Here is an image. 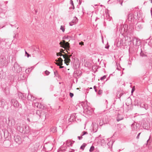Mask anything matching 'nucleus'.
Masks as SVG:
<instances>
[{
	"label": "nucleus",
	"mask_w": 152,
	"mask_h": 152,
	"mask_svg": "<svg viewBox=\"0 0 152 152\" xmlns=\"http://www.w3.org/2000/svg\"><path fill=\"white\" fill-rule=\"evenodd\" d=\"M56 55L57 56H63V57L64 58V61L65 64H66L67 65H69V63L70 62V58L71 56V55H63L61 53H56Z\"/></svg>",
	"instance_id": "obj_1"
},
{
	"label": "nucleus",
	"mask_w": 152,
	"mask_h": 152,
	"mask_svg": "<svg viewBox=\"0 0 152 152\" xmlns=\"http://www.w3.org/2000/svg\"><path fill=\"white\" fill-rule=\"evenodd\" d=\"M12 70L15 73H19L22 71L21 67L20 66L17 62H15L14 65Z\"/></svg>",
	"instance_id": "obj_2"
},
{
	"label": "nucleus",
	"mask_w": 152,
	"mask_h": 152,
	"mask_svg": "<svg viewBox=\"0 0 152 152\" xmlns=\"http://www.w3.org/2000/svg\"><path fill=\"white\" fill-rule=\"evenodd\" d=\"M10 103L11 106H13L15 108H16L18 107L20 108L21 107V105L19 104L18 101L15 99H12Z\"/></svg>",
	"instance_id": "obj_3"
},
{
	"label": "nucleus",
	"mask_w": 152,
	"mask_h": 152,
	"mask_svg": "<svg viewBox=\"0 0 152 152\" xmlns=\"http://www.w3.org/2000/svg\"><path fill=\"white\" fill-rule=\"evenodd\" d=\"M59 44L61 47L65 49H69L70 47L69 44L68 42H66L65 40H63L62 42H60Z\"/></svg>",
	"instance_id": "obj_4"
},
{
	"label": "nucleus",
	"mask_w": 152,
	"mask_h": 152,
	"mask_svg": "<svg viewBox=\"0 0 152 152\" xmlns=\"http://www.w3.org/2000/svg\"><path fill=\"white\" fill-rule=\"evenodd\" d=\"M7 64L6 58L3 56H0V66L1 67L4 66Z\"/></svg>",
	"instance_id": "obj_5"
},
{
	"label": "nucleus",
	"mask_w": 152,
	"mask_h": 152,
	"mask_svg": "<svg viewBox=\"0 0 152 152\" xmlns=\"http://www.w3.org/2000/svg\"><path fill=\"white\" fill-rule=\"evenodd\" d=\"M83 108L84 109V112L88 115H91V112L90 110H89L88 106L86 104H84L82 105Z\"/></svg>",
	"instance_id": "obj_6"
},
{
	"label": "nucleus",
	"mask_w": 152,
	"mask_h": 152,
	"mask_svg": "<svg viewBox=\"0 0 152 152\" xmlns=\"http://www.w3.org/2000/svg\"><path fill=\"white\" fill-rule=\"evenodd\" d=\"M76 113H73L70 116V118L69 119V122H72L74 121H76V120H78L77 118Z\"/></svg>",
	"instance_id": "obj_7"
},
{
	"label": "nucleus",
	"mask_w": 152,
	"mask_h": 152,
	"mask_svg": "<svg viewBox=\"0 0 152 152\" xmlns=\"http://www.w3.org/2000/svg\"><path fill=\"white\" fill-rule=\"evenodd\" d=\"M143 28V25L140 23H137L135 25V29L137 31H140Z\"/></svg>",
	"instance_id": "obj_8"
},
{
	"label": "nucleus",
	"mask_w": 152,
	"mask_h": 152,
	"mask_svg": "<svg viewBox=\"0 0 152 152\" xmlns=\"http://www.w3.org/2000/svg\"><path fill=\"white\" fill-rule=\"evenodd\" d=\"M7 104V102L3 99H0V107H4Z\"/></svg>",
	"instance_id": "obj_9"
},
{
	"label": "nucleus",
	"mask_w": 152,
	"mask_h": 152,
	"mask_svg": "<svg viewBox=\"0 0 152 152\" xmlns=\"http://www.w3.org/2000/svg\"><path fill=\"white\" fill-rule=\"evenodd\" d=\"M56 62L55 63L58 66L61 65L63 64V59L60 57L58 58V60L56 59L55 60Z\"/></svg>",
	"instance_id": "obj_10"
},
{
	"label": "nucleus",
	"mask_w": 152,
	"mask_h": 152,
	"mask_svg": "<svg viewBox=\"0 0 152 152\" xmlns=\"http://www.w3.org/2000/svg\"><path fill=\"white\" fill-rule=\"evenodd\" d=\"M14 139L15 142L19 144L21 142V139L20 137L18 135H15L14 136Z\"/></svg>",
	"instance_id": "obj_11"
},
{
	"label": "nucleus",
	"mask_w": 152,
	"mask_h": 152,
	"mask_svg": "<svg viewBox=\"0 0 152 152\" xmlns=\"http://www.w3.org/2000/svg\"><path fill=\"white\" fill-rule=\"evenodd\" d=\"M24 131H23V133L28 134L30 131V127L28 126H25L24 127Z\"/></svg>",
	"instance_id": "obj_12"
},
{
	"label": "nucleus",
	"mask_w": 152,
	"mask_h": 152,
	"mask_svg": "<svg viewBox=\"0 0 152 152\" xmlns=\"http://www.w3.org/2000/svg\"><path fill=\"white\" fill-rule=\"evenodd\" d=\"M98 126H99L96 123L94 124L92 129V131L94 133L97 132Z\"/></svg>",
	"instance_id": "obj_13"
},
{
	"label": "nucleus",
	"mask_w": 152,
	"mask_h": 152,
	"mask_svg": "<svg viewBox=\"0 0 152 152\" xmlns=\"http://www.w3.org/2000/svg\"><path fill=\"white\" fill-rule=\"evenodd\" d=\"M78 20L77 18L76 17H74L72 21L69 23V25L72 26L74 24H76Z\"/></svg>",
	"instance_id": "obj_14"
},
{
	"label": "nucleus",
	"mask_w": 152,
	"mask_h": 152,
	"mask_svg": "<svg viewBox=\"0 0 152 152\" xmlns=\"http://www.w3.org/2000/svg\"><path fill=\"white\" fill-rule=\"evenodd\" d=\"M18 95L19 99L24 100L26 98V96L24 95V94L21 92H19Z\"/></svg>",
	"instance_id": "obj_15"
},
{
	"label": "nucleus",
	"mask_w": 152,
	"mask_h": 152,
	"mask_svg": "<svg viewBox=\"0 0 152 152\" xmlns=\"http://www.w3.org/2000/svg\"><path fill=\"white\" fill-rule=\"evenodd\" d=\"M132 40L134 44V41H135V45L138 46L140 44V41L139 39H137L136 38H134Z\"/></svg>",
	"instance_id": "obj_16"
},
{
	"label": "nucleus",
	"mask_w": 152,
	"mask_h": 152,
	"mask_svg": "<svg viewBox=\"0 0 152 152\" xmlns=\"http://www.w3.org/2000/svg\"><path fill=\"white\" fill-rule=\"evenodd\" d=\"M140 107L142 108H145L146 110H147L148 109V105L147 104H146L144 102L141 103L139 104Z\"/></svg>",
	"instance_id": "obj_17"
},
{
	"label": "nucleus",
	"mask_w": 152,
	"mask_h": 152,
	"mask_svg": "<svg viewBox=\"0 0 152 152\" xmlns=\"http://www.w3.org/2000/svg\"><path fill=\"white\" fill-rule=\"evenodd\" d=\"M81 71H79V70H76L74 71V77H76L77 76V77H80L81 76V73L80 72V73H79Z\"/></svg>",
	"instance_id": "obj_18"
},
{
	"label": "nucleus",
	"mask_w": 152,
	"mask_h": 152,
	"mask_svg": "<svg viewBox=\"0 0 152 152\" xmlns=\"http://www.w3.org/2000/svg\"><path fill=\"white\" fill-rule=\"evenodd\" d=\"M35 105L36 106L37 108H39L40 109H43L44 106L41 103L38 102H37L35 103Z\"/></svg>",
	"instance_id": "obj_19"
},
{
	"label": "nucleus",
	"mask_w": 152,
	"mask_h": 152,
	"mask_svg": "<svg viewBox=\"0 0 152 152\" xmlns=\"http://www.w3.org/2000/svg\"><path fill=\"white\" fill-rule=\"evenodd\" d=\"M24 126L20 127V126H18L17 129V130L19 131L20 132L23 133V131H24Z\"/></svg>",
	"instance_id": "obj_20"
},
{
	"label": "nucleus",
	"mask_w": 152,
	"mask_h": 152,
	"mask_svg": "<svg viewBox=\"0 0 152 152\" xmlns=\"http://www.w3.org/2000/svg\"><path fill=\"white\" fill-rule=\"evenodd\" d=\"M134 18V17H133V15L132 13H129L128 15V19L129 21H130L131 22L132 21V20Z\"/></svg>",
	"instance_id": "obj_21"
},
{
	"label": "nucleus",
	"mask_w": 152,
	"mask_h": 152,
	"mask_svg": "<svg viewBox=\"0 0 152 152\" xmlns=\"http://www.w3.org/2000/svg\"><path fill=\"white\" fill-rule=\"evenodd\" d=\"M133 17L135 19H138L140 18V14L139 15L137 12H135L133 15Z\"/></svg>",
	"instance_id": "obj_22"
},
{
	"label": "nucleus",
	"mask_w": 152,
	"mask_h": 152,
	"mask_svg": "<svg viewBox=\"0 0 152 152\" xmlns=\"http://www.w3.org/2000/svg\"><path fill=\"white\" fill-rule=\"evenodd\" d=\"M66 148L64 146H61L57 150L58 152H64L65 151Z\"/></svg>",
	"instance_id": "obj_23"
},
{
	"label": "nucleus",
	"mask_w": 152,
	"mask_h": 152,
	"mask_svg": "<svg viewBox=\"0 0 152 152\" xmlns=\"http://www.w3.org/2000/svg\"><path fill=\"white\" fill-rule=\"evenodd\" d=\"M27 99L28 100H31V101H34L35 99V98L32 95L29 94H28L27 96Z\"/></svg>",
	"instance_id": "obj_24"
},
{
	"label": "nucleus",
	"mask_w": 152,
	"mask_h": 152,
	"mask_svg": "<svg viewBox=\"0 0 152 152\" xmlns=\"http://www.w3.org/2000/svg\"><path fill=\"white\" fill-rule=\"evenodd\" d=\"M75 141H73V143L70 140H67L66 141V145L68 147L69 146H72L73 143Z\"/></svg>",
	"instance_id": "obj_25"
},
{
	"label": "nucleus",
	"mask_w": 152,
	"mask_h": 152,
	"mask_svg": "<svg viewBox=\"0 0 152 152\" xmlns=\"http://www.w3.org/2000/svg\"><path fill=\"white\" fill-rule=\"evenodd\" d=\"M50 146V147H51V148H49L48 149V150H49V151H51L52 150L53 148H52V147H53V145L51 144V143H48V144L47 143V144H45V145H44V147H48V146Z\"/></svg>",
	"instance_id": "obj_26"
},
{
	"label": "nucleus",
	"mask_w": 152,
	"mask_h": 152,
	"mask_svg": "<svg viewBox=\"0 0 152 152\" xmlns=\"http://www.w3.org/2000/svg\"><path fill=\"white\" fill-rule=\"evenodd\" d=\"M123 119V116L119 114L117 118V121H120Z\"/></svg>",
	"instance_id": "obj_27"
},
{
	"label": "nucleus",
	"mask_w": 152,
	"mask_h": 152,
	"mask_svg": "<svg viewBox=\"0 0 152 152\" xmlns=\"http://www.w3.org/2000/svg\"><path fill=\"white\" fill-rule=\"evenodd\" d=\"M56 128L55 127H53L51 128L50 129V132H52V133H55L56 132Z\"/></svg>",
	"instance_id": "obj_28"
},
{
	"label": "nucleus",
	"mask_w": 152,
	"mask_h": 152,
	"mask_svg": "<svg viewBox=\"0 0 152 152\" xmlns=\"http://www.w3.org/2000/svg\"><path fill=\"white\" fill-rule=\"evenodd\" d=\"M149 68L152 69V59H151L149 60Z\"/></svg>",
	"instance_id": "obj_29"
},
{
	"label": "nucleus",
	"mask_w": 152,
	"mask_h": 152,
	"mask_svg": "<svg viewBox=\"0 0 152 152\" xmlns=\"http://www.w3.org/2000/svg\"><path fill=\"white\" fill-rule=\"evenodd\" d=\"M86 144L85 143H84L83 144V145L81 146L80 147V149L83 150L85 148V147L86 145Z\"/></svg>",
	"instance_id": "obj_30"
},
{
	"label": "nucleus",
	"mask_w": 152,
	"mask_h": 152,
	"mask_svg": "<svg viewBox=\"0 0 152 152\" xmlns=\"http://www.w3.org/2000/svg\"><path fill=\"white\" fill-rule=\"evenodd\" d=\"M123 3V1L120 0H117L116 2L117 4H120L121 5V6H122Z\"/></svg>",
	"instance_id": "obj_31"
},
{
	"label": "nucleus",
	"mask_w": 152,
	"mask_h": 152,
	"mask_svg": "<svg viewBox=\"0 0 152 152\" xmlns=\"http://www.w3.org/2000/svg\"><path fill=\"white\" fill-rule=\"evenodd\" d=\"M54 74L55 75V77H58V74L57 71L56 70L54 72Z\"/></svg>",
	"instance_id": "obj_32"
},
{
	"label": "nucleus",
	"mask_w": 152,
	"mask_h": 152,
	"mask_svg": "<svg viewBox=\"0 0 152 152\" xmlns=\"http://www.w3.org/2000/svg\"><path fill=\"white\" fill-rule=\"evenodd\" d=\"M20 77L21 80H23L26 78V77L23 75L21 74L20 75Z\"/></svg>",
	"instance_id": "obj_33"
},
{
	"label": "nucleus",
	"mask_w": 152,
	"mask_h": 152,
	"mask_svg": "<svg viewBox=\"0 0 152 152\" xmlns=\"http://www.w3.org/2000/svg\"><path fill=\"white\" fill-rule=\"evenodd\" d=\"M6 12V11L5 10H3V9H2V8H0V13H5Z\"/></svg>",
	"instance_id": "obj_34"
},
{
	"label": "nucleus",
	"mask_w": 152,
	"mask_h": 152,
	"mask_svg": "<svg viewBox=\"0 0 152 152\" xmlns=\"http://www.w3.org/2000/svg\"><path fill=\"white\" fill-rule=\"evenodd\" d=\"M94 149V146L92 145L90 148L89 149V151L90 152H92Z\"/></svg>",
	"instance_id": "obj_35"
},
{
	"label": "nucleus",
	"mask_w": 152,
	"mask_h": 152,
	"mask_svg": "<svg viewBox=\"0 0 152 152\" xmlns=\"http://www.w3.org/2000/svg\"><path fill=\"white\" fill-rule=\"evenodd\" d=\"M60 29L63 32H64L65 30V26H61L60 27Z\"/></svg>",
	"instance_id": "obj_36"
},
{
	"label": "nucleus",
	"mask_w": 152,
	"mask_h": 152,
	"mask_svg": "<svg viewBox=\"0 0 152 152\" xmlns=\"http://www.w3.org/2000/svg\"><path fill=\"white\" fill-rule=\"evenodd\" d=\"M138 100L137 99H135L134 101V104L135 105H139V104L138 103Z\"/></svg>",
	"instance_id": "obj_37"
},
{
	"label": "nucleus",
	"mask_w": 152,
	"mask_h": 152,
	"mask_svg": "<svg viewBox=\"0 0 152 152\" xmlns=\"http://www.w3.org/2000/svg\"><path fill=\"white\" fill-rule=\"evenodd\" d=\"M135 125V124L134 123L132 124L131 125V128L133 130H135V127H134V126Z\"/></svg>",
	"instance_id": "obj_38"
},
{
	"label": "nucleus",
	"mask_w": 152,
	"mask_h": 152,
	"mask_svg": "<svg viewBox=\"0 0 152 152\" xmlns=\"http://www.w3.org/2000/svg\"><path fill=\"white\" fill-rule=\"evenodd\" d=\"M106 77V75H105L103 76V77H101L100 78V80H103L104 79H105Z\"/></svg>",
	"instance_id": "obj_39"
},
{
	"label": "nucleus",
	"mask_w": 152,
	"mask_h": 152,
	"mask_svg": "<svg viewBox=\"0 0 152 152\" xmlns=\"http://www.w3.org/2000/svg\"><path fill=\"white\" fill-rule=\"evenodd\" d=\"M88 133L87 132L83 131L82 132V134H81V136H83L86 134H88Z\"/></svg>",
	"instance_id": "obj_40"
},
{
	"label": "nucleus",
	"mask_w": 152,
	"mask_h": 152,
	"mask_svg": "<svg viewBox=\"0 0 152 152\" xmlns=\"http://www.w3.org/2000/svg\"><path fill=\"white\" fill-rule=\"evenodd\" d=\"M45 72L46 75H49L50 73V72L47 70L45 71Z\"/></svg>",
	"instance_id": "obj_41"
},
{
	"label": "nucleus",
	"mask_w": 152,
	"mask_h": 152,
	"mask_svg": "<svg viewBox=\"0 0 152 152\" xmlns=\"http://www.w3.org/2000/svg\"><path fill=\"white\" fill-rule=\"evenodd\" d=\"M70 3L73 6V9H74V3L72 0H71L70 1Z\"/></svg>",
	"instance_id": "obj_42"
},
{
	"label": "nucleus",
	"mask_w": 152,
	"mask_h": 152,
	"mask_svg": "<svg viewBox=\"0 0 152 152\" xmlns=\"http://www.w3.org/2000/svg\"><path fill=\"white\" fill-rule=\"evenodd\" d=\"M102 93V91L101 90H99L98 92V94L99 95H101Z\"/></svg>",
	"instance_id": "obj_43"
},
{
	"label": "nucleus",
	"mask_w": 152,
	"mask_h": 152,
	"mask_svg": "<svg viewBox=\"0 0 152 152\" xmlns=\"http://www.w3.org/2000/svg\"><path fill=\"white\" fill-rule=\"evenodd\" d=\"M69 37V36H67L66 37L65 36L64 37H63V39H68Z\"/></svg>",
	"instance_id": "obj_44"
},
{
	"label": "nucleus",
	"mask_w": 152,
	"mask_h": 152,
	"mask_svg": "<svg viewBox=\"0 0 152 152\" xmlns=\"http://www.w3.org/2000/svg\"><path fill=\"white\" fill-rule=\"evenodd\" d=\"M69 96H70L72 98L74 96V94L73 93H69Z\"/></svg>",
	"instance_id": "obj_45"
},
{
	"label": "nucleus",
	"mask_w": 152,
	"mask_h": 152,
	"mask_svg": "<svg viewBox=\"0 0 152 152\" xmlns=\"http://www.w3.org/2000/svg\"><path fill=\"white\" fill-rule=\"evenodd\" d=\"M140 134H141V133H139L138 134V135H137V137H136V138H137V139H138L139 138V136H140Z\"/></svg>",
	"instance_id": "obj_46"
},
{
	"label": "nucleus",
	"mask_w": 152,
	"mask_h": 152,
	"mask_svg": "<svg viewBox=\"0 0 152 152\" xmlns=\"http://www.w3.org/2000/svg\"><path fill=\"white\" fill-rule=\"evenodd\" d=\"M25 53H26V55H27V56H26L28 57L29 56H30V55L29 54L27 53V52H26V51H25Z\"/></svg>",
	"instance_id": "obj_47"
},
{
	"label": "nucleus",
	"mask_w": 152,
	"mask_h": 152,
	"mask_svg": "<svg viewBox=\"0 0 152 152\" xmlns=\"http://www.w3.org/2000/svg\"><path fill=\"white\" fill-rule=\"evenodd\" d=\"M82 136H81V137L78 136L77 137L78 138V139L80 140H81L83 138V137H82Z\"/></svg>",
	"instance_id": "obj_48"
},
{
	"label": "nucleus",
	"mask_w": 152,
	"mask_h": 152,
	"mask_svg": "<svg viewBox=\"0 0 152 152\" xmlns=\"http://www.w3.org/2000/svg\"><path fill=\"white\" fill-rule=\"evenodd\" d=\"M79 44L80 45H83L84 44V42H79Z\"/></svg>",
	"instance_id": "obj_49"
},
{
	"label": "nucleus",
	"mask_w": 152,
	"mask_h": 152,
	"mask_svg": "<svg viewBox=\"0 0 152 152\" xmlns=\"http://www.w3.org/2000/svg\"><path fill=\"white\" fill-rule=\"evenodd\" d=\"M144 54L142 53V51H141V53H140V55L141 56H144Z\"/></svg>",
	"instance_id": "obj_50"
},
{
	"label": "nucleus",
	"mask_w": 152,
	"mask_h": 152,
	"mask_svg": "<svg viewBox=\"0 0 152 152\" xmlns=\"http://www.w3.org/2000/svg\"><path fill=\"white\" fill-rule=\"evenodd\" d=\"M109 46L108 45V46H106L105 47V48L106 49H108L109 48Z\"/></svg>",
	"instance_id": "obj_51"
},
{
	"label": "nucleus",
	"mask_w": 152,
	"mask_h": 152,
	"mask_svg": "<svg viewBox=\"0 0 152 152\" xmlns=\"http://www.w3.org/2000/svg\"><path fill=\"white\" fill-rule=\"evenodd\" d=\"M134 89L133 88H132V91H131V93H132L134 91Z\"/></svg>",
	"instance_id": "obj_52"
},
{
	"label": "nucleus",
	"mask_w": 152,
	"mask_h": 152,
	"mask_svg": "<svg viewBox=\"0 0 152 152\" xmlns=\"http://www.w3.org/2000/svg\"><path fill=\"white\" fill-rule=\"evenodd\" d=\"M27 121H28V122H30V119L29 118H27Z\"/></svg>",
	"instance_id": "obj_53"
},
{
	"label": "nucleus",
	"mask_w": 152,
	"mask_h": 152,
	"mask_svg": "<svg viewBox=\"0 0 152 152\" xmlns=\"http://www.w3.org/2000/svg\"><path fill=\"white\" fill-rule=\"evenodd\" d=\"M120 40H120V45H122V43L121 42V39Z\"/></svg>",
	"instance_id": "obj_54"
},
{
	"label": "nucleus",
	"mask_w": 152,
	"mask_h": 152,
	"mask_svg": "<svg viewBox=\"0 0 152 152\" xmlns=\"http://www.w3.org/2000/svg\"><path fill=\"white\" fill-rule=\"evenodd\" d=\"M95 87H96V86H94V89H95V91L96 92V90L95 89Z\"/></svg>",
	"instance_id": "obj_55"
},
{
	"label": "nucleus",
	"mask_w": 152,
	"mask_h": 152,
	"mask_svg": "<svg viewBox=\"0 0 152 152\" xmlns=\"http://www.w3.org/2000/svg\"><path fill=\"white\" fill-rule=\"evenodd\" d=\"M104 139H102L101 141V142H104Z\"/></svg>",
	"instance_id": "obj_56"
},
{
	"label": "nucleus",
	"mask_w": 152,
	"mask_h": 152,
	"mask_svg": "<svg viewBox=\"0 0 152 152\" xmlns=\"http://www.w3.org/2000/svg\"><path fill=\"white\" fill-rule=\"evenodd\" d=\"M74 150H72V151H69V152H74Z\"/></svg>",
	"instance_id": "obj_57"
},
{
	"label": "nucleus",
	"mask_w": 152,
	"mask_h": 152,
	"mask_svg": "<svg viewBox=\"0 0 152 152\" xmlns=\"http://www.w3.org/2000/svg\"><path fill=\"white\" fill-rule=\"evenodd\" d=\"M95 152H99V151L97 150H96Z\"/></svg>",
	"instance_id": "obj_58"
},
{
	"label": "nucleus",
	"mask_w": 152,
	"mask_h": 152,
	"mask_svg": "<svg viewBox=\"0 0 152 152\" xmlns=\"http://www.w3.org/2000/svg\"><path fill=\"white\" fill-rule=\"evenodd\" d=\"M63 66H60V67H59L60 68V69L62 68H63Z\"/></svg>",
	"instance_id": "obj_59"
},
{
	"label": "nucleus",
	"mask_w": 152,
	"mask_h": 152,
	"mask_svg": "<svg viewBox=\"0 0 152 152\" xmlns=\"http://www.w3.org/2000/svg\"><path fill=\"white\" fill-rule=\"evenodd\" d=\"M149 1L151 2V3H152V0H149Z\"/></svg>",
	"instance_id": "obj_60"
},
{
	"label": "nucleus",
	"mask_w": 152,
	"mask_h": 152,
	"mask_svg": "<svg viewBox=\"0 0 152 152\" xmlns=\"http://www.w3.org/2000/svg\"><path fill=\"white\" fill-rule=\"evenodd\" d=\"M73 64H74L75 65H76V64L75 63H73Z\"/></svg>",
	"instance_id": "obj_61"
},
{
	"label": "nucleus",
	"mask_w": 152,
	"mask_h": 152,
	"mask_svg": "<svg viewBox=\"0 0 152 152\" xmlns=\"http://www.w3.org/2000/svg\"><path fill=\"white\" fill-rule=\"evenodd\" d=\"M71 8H72V7H70L69 9H71Z\"/></svg>",
	"instance_id": "obj_62"
},
{
	"label": "nucleus",
	"mask_w": 152,
	"mask_h": 152,
	"mask_svg": "<svg viewBox=\"0 0 152 152\" xmlns=\"http://www.w3.org/2000/svg\"><path fill=\"white\" fill-rule=\"evenodd\" d=\"M151 107H152V103L151 104Z\"/></svg>",
	"instance_id": "obj_63"
},
{
	"label": "nucleus",
	"mask_w": 152,
	"mask_h": 152,
	"mask_svg": "<svg viewBox=\"0 0 152 152\" xmlns=\"http://www.w3.org/2000/svg\"><path fill=\"white\" fill-rule=\"evenodd\" d=\"M78 35H79V36H80V35H81V34H79Z\"/></svg>",
	"instance_id": "obj_64"
}]
</instances>
